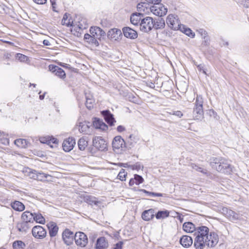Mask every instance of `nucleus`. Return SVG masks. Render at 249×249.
Returning a JSON list of instances; mask_svg holds the SVG:
<instances>
[{"instance_id":"obj_1","label":"nucleus","mask_w":249,"mask_h":249,"mask_svg":"<svg viewBox=\"0 0 249 249\" xmlns=\"http://www.w3.org/2000/svg\"><path fill=\"white\" fill-rule=\"evenodd\" d=\"M194 234L196 235L194 243L196 249H204L206 246L214 247L219 241L218 235L214 232L209 233V229L205 226L197 227Z\"/></svg>"},{"instance_id":"obj_2","label":"nucleus","mask_w":249,"mask_h":249,"mask_svg":"<svg viewBox=\"0 0 249 249\" xmlns=\"http://www.w3.org/2000/svg\"><path fill=\"white\" fill-rule=\"evenodd\" d=\"M212 167L218 172L225 174H230L231 168L228 161L224 159L212 158L209 160Z\"/></svg>"},{"instance_id":"obj_3","label":"nucleus","mask_w":249,"mask_h":249,"mask_svg":"<svg viewBox=\"0 0 249 249\" xmlns=\"http://www.w3.org/2000/svg\"><path fill=\"white\" fill-rule=\"evenodd\" d=\"M203 98L200 95H197L195 107L193 112V116L195 120H201L203 118Z\"/></svg>"},{"instance_id":"obj_4","label":"nucleus","mask_w":249,"mask_h":249,"mask_svg":"<svg viewBox=\"0 0 249 249\" xmlns=\"http://www.w3.org/2000/svg\"><path fill=\"white\" fill-rule=\"evenodd\" d=\"M166 23L171 29L174 30H179L181 26L182 25L178 17L172 14L169 15L167 16Z\"/></svg>"},{"instance_id":"obj_5","label":"nucleus","mask_w":249,"mask_h":249,"mask_svg":"<svg viewBox=\"0 0 249 249\" xmlns=\"http://www.w3.org/2000/svg\"><path fill=\"white\" fill-rule=\"evenodd\" d=\"M154 20L152 18L146 17L143 18L140 24L141 31L147 33L153 28Z\"/></svg>"},{"instance_id":"obj_6","label":"nucleus","mask_w":249,"mask_h":249,"mask_svg":"<svg viewBox=\"0 0 249 249\" xmlns=\"http://www.w3.org/2000/svg\"><path fill=\"white\" fill-rule=\"evenodd\" d=\"M150 10L153 14L159 17L165 16L167 12V8L160 3L151 6Z\"/></svg>"},{"instance_id":"obj_7","label":"nucleus","mask_w":249,"mask_h":249,"mask_svg":"<svg viewBox=\"0 0 249 249\" xmlns=\"http://www.w3.org/2000/svg\"><path fill=\"white\" fill-rule=\"evenodd\" d=\"M93 146L101 151L107 150V143L101 137H95L92 140Z\"/></svg>"},{"instance_id":"obj_8","label":"nucleus","mask_w":249,"mask_h":249,"mask_svg":"<svg viewBox=\"0 0 249 249\" xmlns=\"http://www.w3.org/2000/svg\"><path fill=\"white\" fill-rule=\"evenodd\" d=\"M74 240L76 244L81 247H85L88 242L87 236L84 232L81 231L75 233Z\"/></svg>"},{"instance_id":"obj_9","label":"nucleus","mask_w":249,"mask_h":249,"mask_svg":"<svg viewBox=\"0 0 249 249\" xmlns=\"http://www.w3.org/2000/svg\"><path fill=\"white\" fill-rule=\"evenodd\" d=\"M46 230L41 226H34L32 229V234L36 238L42 239L46 235Z\"/></svg>"},{"instance_id":"obj_10","label":"nucleus","mask_w":249,"mask_h":249,"mask_svg":"<svg viewBox=\"0 0 249 249\" xmlns=\"http://www.w3.org/2000/svg\"><path fill=\"white\" fill-rule=\"evenodd\" d=\"M74 238L73 232L70 230L66 229L62 233V238L65 244L67 245H71L72 244Z\"/></svg>"},{"instance_id":"obj_11","label":"nucleus","mask_w":249,"mask_h":249,"mask_svg":"<svg viewBox=\"0 0 249 249\" xmlns=\"http://www.w3.org/2000/svg\"><path fill=\"white\" fill-rule=\"evenodd\" d=\"M221 213L230 220H236L239 218L238 213L227 207L222 208L221 210Z\"/></svg>"},{"instance_id":"obj_12","label":"nucleus","mask_w":249,"mask_h":249,"mask_svg":"<svg viewBox=\"0 0 249 249\" xmlns=\"http://www.w3.org/2000/svg\"><path fill=\"white\" fill-rule=\"evenodd\" d=\"M112 147L114 150L115 149L122 150L125 147V143L124 140L120 136H116L112 141Z\"/></svg>"},{"instance_id":"obj_13","label":"nucleus","mask_w":249,"mask_h":249,"mask_svg":"<svg viewBox=\"0 0 249 249\" xmlns=\"http://www.w3.org/2000/svg\"><path fill=\"white\" fill-rule=\"evenodd\" d=\"M89 33L98 40H100L101 37L106 35L105 32L101 28L97 26L91 27L89 29Z\"/></svg>"},{"instance_id":"obj_14","label":"nucleus","mask_w":249,"mask_h":249,"mask_svg":"<svg viewBox=\"0 0 249 249\" xmlns=\"http://www.w3.org/2000/svg\"><path fill=\"white\" fill-rule=\"evenodd\" d=\"M122 31L124 36L127 38L133 39L138 37L137 32L129 27H124Z\"/></svg>"},{"instance_id":"obj_15","label":"nucleus","mask_w":249,"mask_h":249,"mask_svg":"<svg viewBox=\"0 0 249 249\" xmlns=\"http://www.w3.org/2000/svg\"><path fill=\"white\" fill-rule=\"evenodd\" d=\"M49 69L50 71L59 77L61 78H65L66 73L61 68L57 66L50 65L49 66Z\"/></svg>"},{"instance_id":"obj_16","label":"nucleus","mask_w":249,"mask_h":249,"mask_svg":"<svg viewBox=\"0 0 249 249\" xmlns=\"http://www.w3.org/2000/svg\"><path fill=\"white\" fill-rule=\"evenodd\" d=\"M75 144V142L73 138L69 137L65 140L62 143L63 150L66 152H69L71 150L74 145Z\"/></svg>"},{"instance_id":"obj_17","label":"nucleus","mask_w":249,"mask_h":249,"mask_svg":"<svg viewBox=\"0 0 249 249\" xmlns=\"http://www.w3.org/2000/svg\"><path fill=\"white\" fill-rule=\"evenodd\" d=\"M102 115L103 116L106 122L110 126L114 125L115 122L113 115L110 113L108 110H103L101 112Z\"/></svg>"},{"instance_id":"obj_18","label":"nucleus","mask_w":249,"mask_h":249,"mask_svg":"<svg viewBox=\"0 0 249 249\" xmlns=\"http://www.w3.org/2000/svg\"><path fill=\"white\" fill-rule=\"evenodd\" d=\"M108 244L105 237H100L97 239L95 249H107Z\"/></svg>"},{"instance_id":"obj_19","label":"nucleus","mask_w":249,"mask_h":249,"mask_svg":"<svg viewBox=\"0 0 249 249\" xmlns=\"http://www.w3.org/2000/svg\"><path fill=\"white\" fill-rule=\"evenodd\" d=\"M143 18V15L139 13H133L130 17L131 23L134 25L140 24L141 20Z\"/></svg>"},{"instance_id":"obj_20","label":"nucleus","mask_w":249,"mask_h":249,"mask_svg":"<svg viewBox=\"0 0 249 249\" xmlns=\"http://www.w3.org/2000/svg\"><path fill=\"white\" fill-rule=\"evenodd\" d=\"M32 226V224L25 221L22 220L17 224V228L21 232H27V231Z\"/></svg>"},{"instance_id":"obj_21","label":"nucleus","mask_w":249,"mask_h":249,"mask_svg":"<svg viewBox=\"0 0 249 249\" xmlns=\"http://www.w3.org/2000/svg\"><path fill=\"white\" fill-rule=\"evenodd\" d=\"M155 211L153 209H150L144 211L142 214V217L144 221H149L153 219L155 216Z\"/></svg>"},{"instance_id":"obj_22","label":"nucleus","mask_w":249,"mask_h":249,"mask_svg":"<svg viewBox=\"0 0 249 249\" xmlns=\"http://www.w3.org/2000/svg\"><path fill=\"white\" fill-rule=\"evenodd\" d=\"M47 227L49 230L50 236L51 237L56 236L58 231V227L56 223L53 222H49L47 224Z\"/></svg>"},{"instance_id":"obj_23","label":"nucleus","mask_w":249,"mask_h":249,"mask_svg":"<svg viewBox=\"0 0 249 249\" xmlns=\"http://www.w3.org/2000/svg\"><path fill=\"white\" fill-rule=\"evenodd\" d=\"M85 41L91 45H94L97 47L99 45V43L97 39L89 34H85L84 37Z\"/></svg>"},{"instance_id":"obj_24","label":"nucleus","mask_w":249,"mask_h":249,"mask_svg":"<svg viewBox=\"0 0 249 249\" xmlns=\"http://www.w3.org/2000/svg\"><path fill=\"white\" fill-rule=\"evenodd\" d=\"M180 244L185 248H188L193 244V239L188 235H183L179 240Z\"/></svg>"},{"instance_id":"obj_25","label":"nucleus","mask_w":249,"mask_h":249,"mask_svg":"<svg viewBox=\"0 0 249 249\" xmlns=\"http://www.w3.org/2000/svg\"><path fill=\"white\" fill-rule=\"evenodd\" d=\"M21 219L29 223L33 224L34 222V213L26 211L23 212L21 215Z\"/></svg>"},{"instance_id":"obj_26","label":"nucleus","mask_w":249,"mask_h":249,"mask_svg":"<svg viewBox=\"0 0 249 249\" xmlns=\"http://www.w3.org/2000/svg\"><path fill=\"white\" fill-rule=\"evenodd\" d=\"M183 230L186 232L192 233L195 231L196 232L197 227L191 222H185L183 224Z\"/></svg>"},{"instance_id":"obj_27","label":"nucleus","mask_w":249,"mask_h":249,"mask_svg":"<svg viewBox=\"0 0 249 249\" xmlns=\"http://www.w3.org/2000/svg\"><path fill=\"white\" fill-rule=\"evenodd\" d=\"M153 28L156 30L162 29L165 27V21L162 18H159L154 20Z\"/></svg>"},{"instance_id":"obj_28","label":"nucleus","mask_w":249,"mask_h":249,"mask_svg":"<svg viewBox=\"0 0 249 249\" xmlns=\"http://www.w3.org/2000/svg\"><path fill=\"white\" fill-rule=\"evenodd\" d=\"M11 206L16 211L22 212L25 209L24 205L22 202L17 200L12 202Z\"/></svg>"},{"instance_id":"obj_29","label":"nucleus","mask_w":249,"mask_h":249,"mask_svg":"<svg viewBox=\"0 0 249 249\" xmlns=\"http://www.w3.org/2000/svg\"><path fill=\"white\" fill-rule=\"evenodd\" d=\"M14 143L19 147L25 148L30 143L26 139H18L15 140Z\"/></svg>"},{"instance_id":"obj_30","label":"nucleus","mask_w":249,"mask_h":249,"mask_svg":"<svg viewBox=\"0 0 249 249\" xmlns=\"http://www.w3.org/2000/svg\"><path fill=\"white\" fill-rule=\"evenodd\" d=\"M179 30L190 37L194 38L195 36V33L191 29L186 27L183 25L181 26Z\"/></svg>"},{"instance_id":"obj_31","label":"nucleus","mask_w":249,"mask_h":249,"mask_svg":"<svg viewBox=\"0 0 249 249\" xmlns=\"http://www.w3.org/2000/svg\"><path fill=\"white\" fill-rule=\"evenodd\" d=\"M86 101L85 103V105L86 107L89 109H91L93 107L94 100L92 99V96L91 95H87L86 94Z\"/></svg>"},{"instance_id":"obj_32","label":"nucleus","mask_w":249,"mask_h":249,"mask_svg":"<svg viewBox=\"0 0 249 249\" xmlns=\"http://www.w3.org/2000/svg\"><path fill=\"white\" fill-rule=\"evenodd\" d=\"M169 215V212L167 210L159 211L155 214V216L157 219H163L168 217Z\"/></svg>"},{"instance_id":"obj_33","label":"nucleus","mask_w":249,"mask_h":249,"mask_svg":"<svg viewBox=\"0 0 249 249\" xmlns=\"http://www.w3.org/2000/svg\"><path fill=\"white\" fill-rule=\"evenodd\" d=\"M34 221L40 224H44L45 219L41 213H34Z\"/></svg>"},{"instance_id":"obj_34","label":"nucleus","mask_w":249,"mask_h":249,"mask_svg":"<svg viewBox=\"0 0 249 249\" xmlns=\"http://www.w3.org/2000/svg\"><path fill=\"white\" fill-rule=\"evenodd\" d=\"M89 127L85 123H80L79 130L81 133L87 134L89 131Z\"/></svg>"},{"instance_id":"obj_35","label":"nucleus","mask_w":249,"mask_h":249,"mask_svg":"<svg viewBox=\"0 0 249 249\" xmlns=\"http://www.w3.org/2000/svg\"><path fill=\"white\" fill-rule=\"evenodd\" d=\"M88 145V142L83 138H80L78 142V146L80 150H85Z\"/></svg>"},{"instance_id":"obj_36","label":"nucleus","mask_w":249,"mask_h":249,"mask_svg":"<svg viewBox=\"0 0 249 249\" xmlns=\"http://www.w3.org/2000/svg\"><path fill=\"white\" fill-rule=\"evenodd\" d=\"M14 249H23L25 247V244L21 241H16L13 243Z\"/></svg>"},{"instance_id":"obj_37","label":"nucleus","mask_w":249,"mask_h":249,"mask_svg":"<svg viewBox=\"0 0 249 249\" xmlns=\"http://www.w3.org/2000/svg\"><path fill=\"white\" fill-rule=\"evenodd\" d=\"M85 201L89 205L94 204L95 205H97L98 203V201L96 200V198L91 196H87L85 197Z\"/></svg>"},{"instance_id":"obj_38","label":"nucleus","mask_w":249,"mask_h":249,"mask_svg":"<svg viewBox=\"0 0 249 249\" xmlns=\"http://www.w3.org/2000/svg\"><path fill=\"white\" fill-rule=\"evenodd\" d=\"M49 175L45 174L43 172H38L37 175L36 177V180L39 181H44L49 177Z\"/></svg>"},{"instance_id":"obj_39","label":"nucleus","mask_w":249,"mask_h":249,"mask_svg":"<svg viewBox=\"0 0 249 249\" xmlns=\"http://www.w3.org/2000/svg\"><path fill=\"white\" fill-rule=\"evenodd\" d=\"M191 167L194 170L201 172L203 174H206L207 173V170L206 169H203L202 167H200L195 163L191 164Z\"/></svg>"},{"instance_id":"obj_40","label":"nucleus","mask_w":249,"mask_h":249,"mask_svg":"<svg viewBox=\"0 0 249 249\" xmlns=\"http://www.w3.org/2000/svg\"><path fill=\"white\" fill-rule=\"evenodd\" d=\"M127 173L125 172L124 169H122L121 171L118 175L117 178L121 180L124 181L125 180V177Z\"/></svg>"},{"instance_id":"obj_41","label":"nucleus","mask_w":249,"mask_h":249,"mask_svg":"<svg viewBox=\"0 0 249 249\" xmlns=\"http://www.w3.org/2000/svg\"><path fill=\"white\" fill-rule=\"evenodd\" d=\"M16 59L21 62H25L27 60L28 57L23 54L17 53L16 54Z\"/></svg>"},{"instance_id":"obj_42","label":"nucleus","mask_w":249,"mask_h":249,"mask_svg":"<svg viewBox=\"0 0 249 249\" xmlns=\"http://www.w3.org/2000/svg\"><path fill=\"white\" fill-rule=\"evenodd\" d=\"M28 175L30 178L34 179H36V177L37 175L38 171L35 170L29 169Z\"/></svg>"},{"instance_id":"obj_43","label":"nucleus","mask_w":249,"mask_h":249,"mask_svg":"<svg viewBox=\"0 0 249 249\" xmlns=\"http://www.w3.org/2000/svg\"><path fill=\"white\" fill-rule=\"evenodd\" d=\"M134 179L135 180V184L137 185L142 183L143 181V178L142 177L137 174L134 175Z\"/></svg>"},{"instance_id":"obj_44","label":"nucleus","mask_w":249,"mask_h":249,"mask_svg":"<svg viewBox=\"0 0 249 249\" xmlns=\"http://www.w3.org/2000/svg\"><path fill=\"white\" fill-rule=\"evenodd\" d=\"M102 122L103 121L100 120L99 119L95 118V120L93 122V125L96 128L99 129Z\"/></svg>"},{"instance_id":"obj_45","label":"nucleus","mask_w":249,"mask_h":249,"mask_svg":"<svg viewBox=\"0 0 249 249\" xmlns=\"http://www.w3.org/2000/svg\"><path fill=\"white\" fill-rule=\"evenodd\" d=\"M129 139L132 141L131 143H132L133 142L136 143L139 140V138L137 136H135L133 134L130 135V136H129Z\"/></svg>"},{"instance_id":"obj_46","label":"nucleus","mask_w":249,"mask_h":249,"mask_svg":"<svg viewBox=\"0 0 249 249\" xmlns=\"http://www.w3.org/2000/svg\"><path fill=\"white\" fill-rule=\"evenodd\" d=\"M203 38V40L202 41V45L206 46H208L210 42V38L209 37L207 36H204Z\"/></svg>"},{"instance_id":"obj_47","label":"nucleus","mask_w":249,"mask_h":249,"mask_svg":"<svg viewBox=\"0 0 249 249\" xmlns=\"http://www.w3.org/2000/svg\"><path fill=\"white\" fill-rule=\"evenodd\" d=\"M58 142V141L56 138L49 137L48 144L50 145L51 143L57 144Z\"/></svg>"},{"instance_id":"obj_48","label":"nucleus","mask_w":249,"mask_h":249,"mask_svg":"<svg viewBox=\"0 0 249 249\" xmlns=\"http://www.w3.org/2000/svg\"><path fill=\"white\" fill-rule=\"evenodd\" d=\"M197 68L198 70L199 71H202V72L204 74H205V75H208L207 74V72H206V70L204 68V65H203L202 64L198 65L197 66Z\"/></svg>"},{"instance_id":"obj_49","label":"nucleus","mask_w":249,"mask_h":249,"mask_svg":"<svg viewBox=\"0 0 249 249\" xmlns=\"http://www.w3.org/2000/svg\"><path fill=\"white\" fill-rule=\"evenodd\" d=\"M142 167L141 164L139 162H137L135 164L132 165V169L133 170H139Z\"/></svg>"},{"instance_id":"obj_50","label":"nucleus","mask_w":249,"mask_h":249,"mask_svg":"<svg viewBox=\"0 0 249 249\" xmlns=\"http://www.w3.org/2000/svg\"><path fill=\"white\" fill-rule=\"evenodd\" d=\"M123 242L119 241L115 244V247L114 249H122Z\"/></svg>"},{"instance_id":"obj_51","label":"nucleus","mask_w":249,"mask_h":249,"mask_svg":"<svg viewBox=\"0 0 249 249\" xmlns=\"http://www.w3.org/2000/svg\"><path fill=\"white\" fill-rule=\"evenodd\" d=\"M33 1L38 4H44L46 3L47 0H33Z\"/></svg>"},{"instance_id":"obj_52","label":"nucleus","mask_w":249,"mask_h":249,"mask_svg":"<svg viewBox=\"0 0 249 249\" xmlns=\"http://www.w3.org/2000/svg\"><path fill=\"white\" fill-rule=\"evenodd\" d=\"M49 139V137H42L40 139V141L41 142L43 143H48V139Z\"/></svg>"},{"instance_id":"obj_53","label":"nucleus","mask_w":249,"mask_h":249,"mask_svg":"<svg viewBox=\"0 0 249 249\" xmlns=\"http://www.w3.org/2000/svg\"><path fill=\"white\" fill-rule=\"evenodd\" d=\"M108 126L107 125L103 122L101 123V125L99 129H102L103 130H106L107 129Z\"/></svg>"},{"instance_id":"obj_54","label":"nucleus","mask_w":249,"mask_h":249,"mask_svg":"<svg viewBox=\"0 0 249 249\" xmlns=\"http://www.w3.org/2000/svg\"><path fill=\"white\" fill-rule=\"evenodd\" d=\"M147 2L154 4V5L157 4V3H160L161 0H146Z\"/></svg>"},{"instance_id":"obj_55","label":"nucleus","mask_w":249,"mask_h":249,"mask_svg":"<svg viewBox=\"0 0 249 249\" xmlns=\"http://www.w3.org/2000/svg\"><path fill=\"white\" fill-rule=\"evenodd\" d=\"M241 2L245 7H249V0H241Z\"/></svg>"},{"instance_id":"obj_56","label":"nucleus","mask_w":249,"mask_h":249,"mask_svg":"<svg viewBox=\"0 0 249 249\" xmlns=\"http://www.w3.org/2000/svg\"><path fill=\"white\" fill-rule=\"evenodd\" d=\"M62 22L63 25H66L68 27L71 26L72 25V21H71V22L70 21V19H69L67 22H66V21H63V20H62Z\"/></svg>"},{"instance_id":"obj_57","label":"nucleus","mask_w":249,"mask_h":249,"mask_svg":"<svg viewBox=\"0 0 249 249\" xmlns=\"http://www.w3.org/2000/svg\"><path fill=\"white\" fill-rule=\"evenodd\" d=\"M86 28V27H83L81 24H79L78 26L75 28V30H76V32L79 33L80 30H82L83 29Z\"/></svg>"},{"instance_id":"obj_58","label":"nucleus","mask_w":249,"mask_h":249,"mask_svg":"<svg viewBox=\"0 0 249 249\" xmlns=\"http://www.w3.org/2000/svg\"><path fill=\"white\" fill-rule=\"evenodd\" d=\"M199 32L200 34H201V36H202V37H204V36H207V32L202 29H200L199 30Z\"/></svg>"},{"instance_id":"obj_59","label":"nucleus","mask_w":249,"mask_h":249,"mask_svg":"<svg viewBox=\"0 0 249 249\" xmlns=\"http://www.w3.org/2000/svg\"><path fill=\"white\" fill-rule=\"evenodd\" d=\"M115 31L117 34H121V31L120 30H117V29H111L110 31H109L108 34H111V32L115 33ZM109 35V34H108Z\"/></svg>"},{"instance_id":"obj_60","label":"nucleus","mask_w":249,"mask_h":249,"mask_svg":"<svg viewBox=\"0 0 249 249\" xmlns=\"http://www.w3.org/2000/svg\"><path fill=\"white\" fill-rule=\"evenodd\" d=\"M117 130L119 132H122L125 130V128L122 125H119L117 128Z\"/></svg>"},{"instance_id":"obj_61","label":"nucleus","mask_w":249,"mask_h":249,"mask_svg":"<svg viewBox=\"0 0 249 249\" xmlns=\"http://www.w3.org/2000/svg\"><path fill=\"white\" fill-rule=\"evenodd\" d=\"M139 191L142 192H143V193H145V194H147V195H148L149 196H151V194L152 193L151 192H149V191H146V190L142 189H139Z\"/></svg>"},{"instance_id":"obj_62","label":"nucleus","mask_w":249,"mask_h":249,"mask_svg":"<svg viewBox=\"0 0 249 249\" xmlns=\"http://www.w3.org/2000/svg\"><path fill=\"white\" fill-rule=\"evenodd\" d=\"M173 114L175 115L176 116H177L179 117H181L183 115L182 112L180 111H175V112H174Z\"/></svg>"},{"instance_id":"obj_63","label":"nucleus","mask_w":249,"mask_h":249,"mask_svg":"<svg viewBox=\"0 0 249 249\" xmlns=\"http://www.w3.org/2000/svg\"><path fill=\"white\" fill-rule=\"evenodd\" d=\"M151 196H162L163 194H161V193L152 192L151 194Z\"/></svg>"},{"instance_id":"obj_64","label":"nucleus","mask_w":249,"mask_h":249,"mask_svg":"<svg viewBox=\"0 0 249 249\" xmlns=\"http://www.w3.org/2000/svg\"><path fill=\"white\" fill-rule=\"evenodd\" d=\"M177 217L178 219L180 221V222H182L183 221V217L179 213H177Z\"/></svg>"}]
</instances>
